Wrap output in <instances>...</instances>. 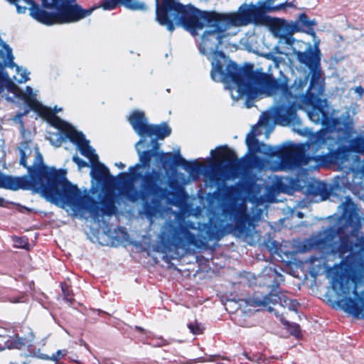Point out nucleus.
<instances>
[{
  "mask_svg": "<svg viewBox=\"0 0 364 364\" xmlns=\"http://www.w3.org/2000/svg\"><path fill=\"white\" fill-rule=\"evenodd\" d=\"M307 194L313 197L319 196L322 200L329 197L330 192L327 184L321 181L309 183L307 186Z\"/></svg>",
  "mask_w": 364,
  "mask_h": 364,
  "instance_id": "a211bd4d",
  "label": "nucleus"
},
{
  "mask_svg": "<svg viewBox=\"0 0 364 364\" xmlns=\"http://www.w3.org/2000/svg\"><path fill=\"white\" fill-rule=\"evenodd\" d=\"M305 152H306V145L305 144H297L289 148L279 149L277 146H269L264 154L269 157L278 156L282 160L286 158H291L299 161L304 165L305 159Z\"/></svg>",
  "mask_w": 364,
  "mask_h": 364,
  "instance_id": "2eb2a0df",
  "label": "nucleus"
},
{
  "mask_svg": "<svg viewBox=\"0 0 364 364\" xmlns=\"http://www.w3.org/2000/svg\"><path fill=\"white\" fill-rule=\"evenodd\" d=\"M299 217H300V218L302 217V213H299Z\"/></svg>",
  "mask_w": 364,
  "mask_h": 364,
  "instance_id": "de8ad7c7",
  "label": "nucleus"
},
{
  "mask_svg": "<svg viewBox=\"0 0 364 364\" xmlns=\"http://www.w3.org/2000/svg\"><path fill=\"white\" fill-rule=\"evenodd\" d=\"M156 2V21L159 22V0H155Z\"/></svg>",
  "mask_w": 364,
  "mask_h": 364,
  "instance_id": "c9c22d12",
  "label": "nucleus"
},
{
  "mask_svg": "<svg viewBox=\"0 0 364 364\" xmlns=\"http://www.w3.org/2000/svg\"><path fill=\"white\" fill-rule=\"evenodd\" d=\"M353 215V211L349 212V213L348 215V220L350 221L351 220Z\"/></svg>",
  "mask_w": 364,
  "mask_h": 364,
  "instance_id": "79ce46f5",
  "label": "nucleus"
},
{
  "mask_svg": "<svg viewBox=\"0 0 364 364\" xmlns=\"http://www.w3.org/2000/svg\"><path fill=\"white\" fill-rule=\"evenodd\" d=\"M3 349H4L3 348H0V351H1V350H3Z\"/></svg>",
  "mask_w": 364,
  "mask_h": 364,
  "instance_id": "3c124183",
  "label": "nucleus"
},
{
  "mask_svg": "<svg viewBox=\"0 0 364 364\" xmlns=\"http://www.w3.org/2000/svg\"><path fill=\"white\" fill-rule=\"evenodd\" d=\"M63 293L64 294L65 299L68 301H70L72 300V298L70 297V291L68 289V286L66 284H62L61 286Z\"/></svg>",
  "mask_w": 364,
  "mask_h": 364,
  "instance_id": "f704fd0d",
  "label": "nucleus"
},
{
  "mask_svg": "<svg viewBox=\"0 0 364 364\" xmlns=\"http://www.w3.org/2000/svg\"><path fill=\"white\" fill-rule=\"evenodd\" d=\"M264 2L258 1L257 5L251 4H242L237 12L220 13V16L230 28V26H242L250 23L262 25L267 23L266 13L275 10Z\"/></svg>",
  "mask_w": 364,
  "mask_h": 364,
  "instance_id": "9b49d317",
  "label": "nucleus"
},
{
  "mask_svg": "<svg viewBox=\"0 0 364 364\" xmlns=\"http://www.w3.org/2000/svg\"><path fill=\"white\" fill-rule=\"evenodd\" d=\"M185 162L179 152L161 151V169L164 168L168 176V190L161 187V200L166 196L168 204L180 207L187 197L183 182V175L178 172L177 168Z\"/></svg>",
  "mask_w": 364,
  "mask_h": 364,
  "instance_id": "1a4fd4ad",
  "label": "nucleus"
},
{
  "mask_svg": "<svg viewBox=\"0 0 364 364\" xmlns=\"http://www.w3.org/2000/svg\"><path fill=\"white\" fill-rule=\"evenodd\" d=\"M245 211L242 210L239 207L230 205L225 206L223 209V215L225 219L231 222H235Z\"/></svg>",
  "mask_w": 364,
  "mask_h": 364,
  "instance_id": "5701e85b",
  "label": "nucleus"
},
{
  "mask_svg": "<svg viewBox=\"0 0 364 364\" xmlns=\"http://www.w3.org/2000/svg\"><path fill=\"white\" fill-rule=\"evenodd\" d=\"M290 24H296L298 28H299V32H305L312 36H315L316 35V32L314 29V26L316 24V22L315 21L309 20V16L305 13L300 14L299 19Z\"/></svg>",
  "mask_w": 364,
  "mask_h": 364,
  "instance_id": "aec40b11",
  "label": "nucleus"
},
{
  "mask_svg": "<svg viewBox=\"0 0 364 364\" xmlns=\"http://www.w3.org/2000/svg\"><path fill=\"white\" fill-rule=\"evenodd\" d=\"M284 281L282 274L275 272V278L274 283L269 292L264 295H254L250 301V305L255 307H262L269 312L275 311L274 314L277 317H280V321L284 325L289 333L296 338L302 336L300 326L296 323H291L286 320L282 315L279 316L277 311H275L272 306H277L288 309L289 311H297L299 303L296 300L288 298L282 292L279 291V285L281 282Z\"/></svg>",
  "mask_w": 364,
  "mask_h": 364,
  "instance_id": "6e6552de",
  "label": "nucleus"
},
{
  "mask_svg": "<svg viewBox=\"0 0 364 364\" xmlns=\"http://www.w3.org/2000/svg\"><path fill=\"white\" fill-rule=\"evenodd\" d=\"M122 0H105L102 4L104 10H112L114 9Z\"/></svg>",
  "mask_w": 364,
  "mask_h": 364,
  "instance_id": "2f4dec72",
  "label": "nucleus"
},
{
  "mask_svg": "<svg viewBox=\"0 0 364 364\" xmlns=\"http://www.w3.org/2000/svg\"><path fill=\"white\" fill-rule=\"evenodd\" d=\"M234 223L235 232L241 235L247 234L249 227L251 225V219L248 214L245 212Z\"/></svg>",
  "mask_w": 364,
  "mask_h": 364,
  "instance_id": "4be33fe9",
  "label": "nucleus"
},
{
  "mask_svg": "<svg viewBox=\"0 0 364 364\" xmlns=\"http://www.w3.org/2000/svg\"><path fill=\"white\" fill-rule=\"evenodd\" d=\"M316 260H318V258L316 256H311L309 259V261L311 263H314Z\"/></svg>",
  "mask_w": 364,
  "mask_h": 364,
  "instance_id": "ea45409f",
  "label": "nucleus"
},
{
  "mask_svg": "<svg viewBox=\"0 0 364 364\" xmlns=\"http://www.w3.org/2000/svg\"><path fill=\"white\" fill-rule=\"evenodd\" d=\"M229 189H230V190H233V189H234V187H233V186H230V187L229 188Z\"/></svg>",
  "mask_w": 364,
  "mask_h": 364,
  "instance_id": "09e8293b",
  "label": "nucleus"
},
{
  "mask_svg": "<svg viewBox=\"0 0 364 364\" xmlns=\"http://www.w3.org/2000/svg\"><path fill=\"white\" fill-rule=\"evenodd\" d=\"M128 121L141 137L135 145L139 161L129 166L128 172L120 175L127 177L120 183L122 188L127 193L133 190V183L140 178L143 198L157 202L159 191V125L149 124L144 113L139 110L132 112Z\"/></svg>",
  "mask_w": 364,
  "mask_h": 364,
  "instance_id": "20e7f679",
  "label": "nucleus"
},
{
  "mask_svg": "<svg viewBox=\"0 0 364 364\" xmlns=\"http://www.w3.org/2000/svg\"><path fill=\"white\" fill-rule=\"evenodd\" d=\"M211 154L214 160L213 167L222 168L232 178H236L243 168L244 166L237 159L235 152L227 145L220 146L215 151H211Z\"/></svg>",
  "mask_w": 364,
  "mask_h": 364,
  "instance_id": "ddd939ff",
  "label": "nucleus"
},
{
  "mask_svg": "<svg viewBox=\"0 0 364 364\" xmlns=\"http://www.w3.org/2000/svg\"><path fill=\"white\" fill-rule=\"evenodd\" d=\"M212 78L235 85L239 97L246 96L247 100H254L262 95L270 97L277 93L293 97L294 103L281 105L275 110V119L282 126L297 124V109H302L304 105L315 103L323 91L320 80L311 85V78L305 90L309 80V75L296 78L289 87L287 80L276 79L272 74L264 73L262 68L255 69L254 65L250 63L240 67L230 60L224 69L223 63L216 60L212 63Z\"/></svg>",
  "mask_w": 364,
  "mask_h": 364,
  "instance_id": "f257e3e1",
  "label": "nucleus"
},
{
  "mask_svg": "<svg viewBox=\"0 0 364 364\" xmlns=\"http://www.w3.org/2000/svg\"><path fill=\"white\" fill-rule=\"evenodd\" d=\"M218 55L225 58V54H224V53L223 51H220L218 53Z\"/></svg>",
  "mask_w": 364,
  "mask_h": 364,
  "instance_id": "37998d69",
  "label": "nucleus"
},
{
  "mask_svg": "<svg viewBox=\"0 0 364 364\" xmlns=\"http://www.w3.org/2000/svg\"><path fill=\"white\" fill-rule=\"evenodd\" d=\"M321 98L318 97V100L311 105H304V107H311V110L309 112V119L316 123H320L322 118L325 115L323 107L321 105Z\"/></svg>",
  "mask_w": 364,
  "mask_h": 364,
  "instance_id": "412c9836",
  "label": "nucleus"
},
{
  "mask_svg": "<svg viewBox=\"0 0 364 364\" xmlns=\"http://www.w3.org/2000/svg\"><path fill=\"white\" fill-rule=\"evenodd\" d=\"M114 165L119 169H123L125 167V164L122 162H117Z\"/></svg>",
  "mask_w": 364,
  "mask_h": 364,
  "instance_id": "58836bf2",
  "label": "nucleus"
},
{
  "mask_svg": "<svg viewBox=\"0 0 364 364\" xmlns=\"http://www.w3.org/2000/svg\"><path fill=\"white\" fill-rule=\"evenodd\" d=\"M126 6L132 10H145L146 6L144 3L137 0H125Z\"/></svg>",
  "mask_w": 364,
  "mask_h": 364,
  "instance_id": "cd10ccee",
  "label": "nucleus"
},
{
  "mask_svg": "<svg viewBox=\"0 0 364 364\" xmlns=\"http://www.w3.org/2000/svg\"><path fill=\"white\" fill-rule=\"evenodd\" d=\"M160 211H161V213H162V211H163V208H162V207H161V206Z\"/></svg>",
  "mask_w": 364,
  "mask_h": 364,
  "instance_id": "8fccbe9b",
  "label": "nucleus"
},
{
  "mask_svg": "<svg viewBox=\"0 0 364 364\" xmlns=\"http://www.w3.org/2000/svg\"><path fill=\"white\" fill-rule=\"evenodd\" d=\"M240 190L247 193H250L253 187L255 186V181L250 178H244L237 183Z\"/></svg>",
  "mask_w": 364,
  "mask_h": 364,
  "instance_id": "a878e982",
  "label": "nucleus"
},
{
  "mask_svg": "<svg viewBox=\"0 0 364 364\" xmlns=\"http://www.w3.org/2000/svg\"><path fill=\"white\" fill-rule=\"evenodd\" d=\"M276 28L278 31H282L280 38H283L287 44L292 46L295 41L293 34L299 31L296 24L282 23L276 25Z\"/></svg>",
  "mask_w": 364,
  "mask_h": 364,
  "instance_id": "6ab92c4d",
  "label": "nucleus"
},
{
  "mask_svg": "<svg viewBox=\"0 0 364 364\" xmlns=\"http://www.w3.org/2000/svg\"><path fill=\"white\" fill-rule=\"evenodd\" d=\"M349 146L351 150L356 153H364V137H356L353 139Z\"/></svg>",
  "mask_w": 364,
  "mask_h": 364,
  "instance_id": "393cba45",
  "label": "nucleus"
},
{
  "mask_svg": "<svg viewBox=\"0 0 364 364\" xmlns=\"http://www.w3.org/2000/svg\"><path fill=\"white\" fill-rule=\"evenodd\" d=\"M337 144L326 129L321 128L311 134L306 143V152L304 165H308L311 161L316 163V168H328L331 165H341L348 160L351 151L349 146Z\"/></svg>",
  "mask_w": 364,
  "mask_h": 364,
  "instance_id": "0eeeda50",
  "label": "nucleus"
},
{
  "mask_svg": "<svg viewBox=\"0 0 364 364\" xmlns=\"http://www.w3.org/2000/svg\"><path fill=\"white\" fill-rule=\"evenodd\" d=\"M41 358L42 359H44V360H50V356H48V355H46V354H42L41 355Z\"/></svg>",
  "mask_w": 364,
  "mask_h": 364,
  "instance_id": "a19ab883",
  "label": "nucleus"
},
{
  "mask_svg": "<svg viewBox=\"0 0 364 364\" xmlns=\"http://www.w3.org/2000/svg\"><path fill=\"white\" fill-rule=\"evenodd\" d=\"M165 345V343H164V341L162 339V338L161 337V344H160V346L162 347L163 346Z\"/></svg>",
  "mask_w": 364,
  "mask_h": 364,
  "instance_id": "c03bdc74",
  "label": "nucleus"
},
{
  "mask_svg": "<svg viewBox=\"0 0 364 364\" xmlns=\"http://www.w3.org/2000/svg\"><path fill=\"white\" fill-rule=\"evenodd\" d=\"M341 291L343 298L338 301V305L343 311L355 318L364 319V292L357 290L356 283H341Z\"/></svg>",
  "mask_w": 364,
  "mask_h": 364,
  "instance_id": "f8f14e48",
  "label": "nucleus"
},
{
  "mask_svg": "<svg viewBox=\"0 0 364 364\" xmlns=\"http://www.w3.org/2000/svg\"><path fill=\"white\" fill-rule=\"evenodd\" d=\"M345 225H333L329 226L323 232L312 237L306 241L304 250H316L325 255L339 253L341 256L349 252L350 243L345 233Z\"/></svg>",
  "mask_w": 364,
  "mask_h": 364,
  "instance_id": "9d476101",
  "label": "nucleus"
},
{
  "mask_svg": "<svg viewBox=\"0 0 364 364\" xmlns=\"http://www.w3.org/2000/svg\"><path fill=\"white\" fill-rule=\"evenodd\" d=\"M136 329H138V330H139V331H142V328H140V327L136 326Z\"/></svg>",
  "mask_w": 364,
  "mask_h": 364,
  "instance_id": "49530a36",
  "label": "nucleus"
},
{
  "mask_svg": "<svg viewBox=\"0 0 364 364\" xmlns=\"http://www.w3.org/2000/svg\"><path fill=\"white\" fill-rule=\"evenodd\" d=\"M13 240L14 242V245L19 248L26 249L27 246L28 245L27 240L24 238L14 237L13 238Z\"/></svg>",
  "mask_w": 364,
  "mask_h": 364,
  "instance_id": "473e14b6",
  "label": "nucleus"
},
{
  "mask_svg": "<svg viewBox=\"0 0 364 364\" xmlns=\"http://www.w3.org/2000/svg\"><path fill=\"white\" fill-rule=\"evenodd\" d=\"M276 189L281 193H287L289 186L287 185L282 178L277 179L275 182Z\"/></svg>",
  "mask_w": 364,
  "mask_h": 364,
  "instance_id": "7c9ffc66",
  "label": "nucleus"
},
{
  "mask_svg": "<svg viewBox=\"0 0 364 364\" xmlns=\"http://www.w3.org/2000/svg\"><path fill=\"white\" fill-rule=\"evenodd\" d=\"M60 358L55 354H53L51 356H50V360H52L55 363V364H60L59 360Z\"/></svg>",
  "mask_w": 364,
  "mask_h": 364,
  "instance_id": "4c0bfd02",
  "label": "nucleus"
},
{
  "mask_svg": "<svg viewBox=\"0 0 364 364\" xmlns=\"http://www.w3.org/2000/svg\"><path fill=\"white\" fill-rule=\"evenodd\" d=\"M9 331L3 327H0V337L6 338L5 341V346L6 348L21 349L23 346L30 345L31 339L19 338L18 336L13 337L9 334Z\"/></svg>",
  "mask_w": 364,
  "mask_h": 364,
  "instance_id": "f3484780",
  "label": "nucleus"
},
{
  "mask_svg": "<svg viewBox=\"0 0 364 364\" xmlns=\"http://www.w3.org/2000/svg\"><path fill=\"white\" fill-rule=\"evenodd\" d=\"M55 129L57 132H49L47 139L56 147L60 146L63 141L68 139L75 144L81 154L86 157L91 164L90 175L92 179L102 186V192L98 196L102 205L101 208L99 207L98 203L92 199L89 195L85 192H82L77 187V188L82 196L90 198L92 204L90 203L87 205L85 213L82 215L75 214L68 207H62L63 208L75 217L81 218L90 217L95 222L100 223L101 219H103L105 215L111 216L115 214L117 211L115 206L116 196L114 193L115 186L117 185V189L121 194L127 197L129 200L132 202H135L139 199L142 200V208L139 211V215L141 219H147L150 225L154 223L159 215V200L157 202H154L151 199L146 200L143 198L141 180L140 178L133 183V190H130L127 193L124 191L120 183L127 177L120 176L121 173L117 177L110 175L108 168L100 163L95 150L90 146L89 141L85 139L82 132H77L65 121L62 122V125L58 126Z\"/></svg>",
  "mask_w": 364,
  "mask_h": 364,
  "instance_id": "f03ea898",
  "label": "nucleus"
},
{
  "mask_svg": "<svg viewBox=\"0 0 364 364\" xmlns=\"http://www.w3.org/2000/svg\"><path fill=\"white\" fill-rule=\"evenodd\" d=\"M223 236V225L220 221L210 218L206 223L182 220L178 223L169 222L166 230H161V252H175L186 251L191 247H203L208 242L219 240Z\"/></svg>",
  "mask_w": 364,
  "mask_h": 364,
  "instance_id": "423d86ee",
  "label": "nucleus"
},
{
  "mask_svg": "<svg viewBox=\"0 0 364 364\" xmlns=\"http://www.w3.org/2000/svg\"><path fill=\"white\" fill-rule=\"evenodd\" d=\"M245 142L249 150L253 153L244 161L245 165L248 167L260 166L262 164V159L255 154L259 151V141L253 131L247 134Z\"/></svg>",
  "mask_w": 364,
  "mask_h": 364,
  "instance_id": "dca6fc26",
  "label": "nucleus"
},
{
  "mask_svg": "<svg viewBox=\"0 0 364 364\" xmlns=\"http://www.w3.org/2000/svg\"><path fill=\"white\" fill-rule=\"evenodd\" d=\"M31 144V141H24L18 147L20 164L27 168L29 175L12 177L0 172V188L14 191L19 188L32 190L59 207H68L75 214H83L92 202L89 198L81 194L77 186L68 181L65 171L45 166L43 157L37 149L35 150L33 164L27 166L26 159L33 152Z\"/></svg>",
  "mask_w": 364,
  "mask_h": 364,
  "instance_id": "7ed1b4c3",
  "label": "nucleus"
},
{
  "mask_svg": "<svg viewBox=\"0 0 364 364\" xmlns=\"http://www.w3.org/2000/svg\"><path fill=\"white\" fill-rule=\"evenodd\" d=\"M4 200L0 198V205H4Z\"/></svg>",
  "mask_w": 364,
  "mask_h": 364,
  "instance_id": "a18cd8bd",
  "label": "nucleus"
},
{
  "mask_svg": "<svg viewBox=\"0 0 364 364\" xmlns=\"http://www.w3.org/2000/svg\"><path fill=\"white\" fill-rule=\"evenodd\" d=\"M73 161L78 166V168L81 169L82 168L89 166V164L80 159L77 155H74L73 156Z\"/></svg>",
  "mask_w": 364,
  "mask_h": 364,
  "instance_id": "72a5a7b5",
  "label": "nucleus"
},
{
  "mask_svg": "<svg viewBox=\"0 0 364 364\" xmlns=\"http://www.w3.org/2000/svg\"><path fill=\"white\" fill-rule=\"evenodd\" d=\"M55 354L60 358V359L67 354L66 350H58L56 351Z\"/></svg>",
  "mask_w": 364,
  "mask_h": 364,
  "instance_id": "e433bc0d",
  "label": "nucleus"
},
{
  "mask_svg": "<svg viewBox=\"0 0 364 364\" xmlns=\"http://www.w3.org/2000/svg\"><path fill=\"white\" fill-rule=\"evenodd\" d=\"M294 55L297 61L308 68L311 75V85L317 80H321V52L318 46H312L309 44L304 51L295 50Z\"/></svg>",
  "mask_w": 364,
  "mask_h": 364,
  "instance_id": "4468645a",
  "label": "nucleus"
},
{
  "mask_svg": "<svg viewBox=\"0 0 364 364\" xmlns=\"http://www.w3.org/2000/svg\"><path fill=\"white\" fill-rule=\"evenodd\" d=\"M181 166H182L191 176H198L204 168L203 164L198 161L197 160L188 161L185 159V162L181 164Z\"/></svg>",
  "mask_w": 364,
  "mask_h": 364,
  "instance_id": "b1692460",
  "label": "nucleus"
},
{
  "mask_svg": "<svg viewBox=\"0 0 364 364\" xmlns=\"http://www.w3.org/2000/svg\"><path fill=\"white\" fill-rule=\"evenodd\" d=\"M171 128L167 122H161V140L168 137L171 134Z\"/></svg>",
  "mask_w": 364,
  "mask_h": 364,
  "instance_id": "c756f323",
  "label": "nucleus"
},
{
  "mask_svg": "<svg viewBox=\"0 0 364 364\" xmlns=\"http://www.w3.org/2000/svg\"><path fill=\"white\" fill-rule=\"evenodd\" d=\"M160 23L170 32L182 27L193 36H201L200 50L203 53L218 52L228 26L216 11L200 10L193 5H184L176 0H161Z\"/></svg>",
  "mask_w": 364,
  "mask_h": 364,
  "instance_id": "39448f33",
  "label": "nucleus"
},
{
  "mask_svg": "<svg viewBox=\"0 0 364 364\" xmlns=\"http://www.w3.org/2000/svg\"><path fill=\"white\" fill-rule=\"evenodd\" d=\"M148 256L151 257L155 263L158 262L157 255L159 253V243L156 242L153 245H149L145 248Z\"/></svg>",
  "mask_w": 364,
  "mask_h": 364,
  "instance_id": "bb28decb",
  "label": "nucleus"
},
{
  "mask_svg": "<svg viewBox=\"0 0 364 364\" xmlns=\"http://www.w3.org/2000/svg\"><path fill=\"white\" fill-rule=\"evenodd\" d=\"M188 328L194 335L203 334L205 330V328L201 325V323H198L197 321L189 323L188 324Z\"/></svg>",
  "mask_w": 364,
  "mask_h": 364,
  "instance_id": "c85d7f7f",
  "label": "nucleus"
}]
</instances>
